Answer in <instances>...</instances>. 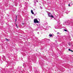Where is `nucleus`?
I'll return each instance as SVG.
<instances>
[{
	"label": "nucleus",
	"mask_w": 73,
	"mask_h": 73,
	"mask_svg": "<svg viewBox=\"0 0 73 73\" xmlns=\"http://www.w3.org/2000/svg\"><path fill=\"white\" fill-rule=\"evenodd\" d=\"M57 33V34H59V33L58 32Z\"/></svg>",
	"instance_id": "nucleus-13"
},
{
	"label": "nucleus",
	"mask_w": 73,
	"mask_h": 73,
	"mask_svg": "<svg viewBox=\"0 0 73 73\" xmlns=\"http://www.w3.org/2000/svg\"><path fill=\"white\" fill-rule=\"evenodd\" d=\"M5 39L6 40H7V41H9V40L7 39V38H6Z\"/></svg>",
	"instance_id": "nucleus-7"
},
{
	"label": "nucleus",
	"mask_w": 73,
	"mask_h": 73,
	"mask_svg": "<svg viewBox=\"0 0 73 73\" xmlns=\"http://www.w3.org/2000/svg\"><path fill=\"white\" fill-rule=\"evenodd\" d=\"M31 13L33 14V15H34V13L33 12V10H31Z\"/></svg>",
	"instance_id": "nucleus-3"
},
{
	"label": "nucleus",
	"mask_w": 73,
	"mask_h": 73,
	"mask_svg": "<svg viewBox=\"0 0 73 73\" xmlns=\"http://www.w3.org/2000/svg\"><path fill=\"white\" fill-rule=\"evenodd\" d=\"M68 50H69V51H71V50H70V49H68Z\"/></svg>",
	"instance_id": "nucleus-8"
},
{
	"label": "nucleus",
	"mask_w": 73,
	"mask_h": 73,
	"mask_svg": "<svg viewBox=\"0 0 73 73\" xmlns=\"http://www.w3.org/2000/svg\"><path fill=\"white\" fill-rule=\"evenodd\" d=\"M16 19L15 20V21H16V20H17V16L16 15Z\"/></svg>",
	"instance_id": "nucleus-6"
},
{
	"label": "nucleus",
	"mask_w": 73,
	"mask_h": 73,
	"mask_svg": "<svg viewBox=\"0 0 73 73\" xmlns=\"http://www.w3.org/2000/svg\"><path fill=\"white\" fill-rule=\"evenodd\" d=\"M68 6H70V4H69L68 5Z\"/></svg>",
	"instance_id": "nucleus-14"
},
{
	"label": "nucleus",
	"mask_w": 73,
	"mask_h": 73,
	"mask_svg": "<svg viewBox=\"0 0 73 73\" xmlns=\"http://www.w3.org/2000/svg\"><path fill=\"white\" fill-rule=\"evenodd\" d=\"M48 15L49 17H52V18H54V17L52 15L50 14V13H48Z\"/></svg>",
	"instance_id": "nucleus-1"
},
{
	"label": "nucleus",
	"mask_w": 73,
	"mask_h": 73,
	"mask_svg": "<svg viewBox=\"0 0 73 73\" xmlns=\"http://www.w3.org/2000/svg\"><path fill=\"white\" fill-rule=\"evenodd\" d=\"M52 36H53V35L52 34H50L49 35V36L50 37H51Z\"/></svg>",
	"instance_id": "nucleus-4"
},
{
	"label": "nucleus",
	"mask_w": 73,
	"mask_h": 73,
	"mask_svg": "<svg viewBox=\"0 0 73 73\" xmlns=\"http://www.w3.org/2000/svg\"><path fill=\"white\" fill-rule=\"evenodd\" d=\"M64 31H65V32H67V30H66V29H64Z\"/></svg>",
	"instance_id": "nucleus-5"
},
{
	"label": "nucleus",
	"mask_w": 73,
	"mask_h": 73,
	"mask_svg": "<svg viewBox=\"0 0 73 73\" xmlns=\"http://www.w3.org/2000/svg\"><path fill=\"white\" fill-rule=\"evenodd\" d=\"M35 23H38V21L37 20V19H35L34 20Z\"/></svg>",
	"instance_id": "nucleus-2"
},
{
	"label": "nucleus",
	"mask_w": 73,
	"mask_h": 73,
	"mask_svg": "<svg viewBox=\"0 0 73 73\" xmlns=\"http://www.w3.org/2000/svg\"><path fill=\"white\" fill-rule=\"evenodd\" d=\"M22 24L23 25H24V23H22Z\"/></svg>",
	"instance_id": "nucleus-9"
},
{
	"label": "nucleus",
	"mask_w": 73,
	"mask_h": 73,
	"mask_svg": "<svg viewBox=\"0 0 73 73\" xmlns=\"http://www.w3.org/2000/svg\"><path fill=\"white\" fill-rule=\"evenodd\" d=\"M71 52H73V50H71Z\"/></svg>",
	"instance_id": "nucleus-12"
},
{
	"label": "nucleus",
	"mask_w": 73,
	"mask_h": 73,
	"mask_svg": "<svg viewBox=\"0 0 73 73\" xmlns=\"http://www.w3.org/2000/svg\"><path fill=\"white\" fill-rule=\"evenodd\" d=\"M68 44H69V46H70V43H69Z\"/></svg>",
	"instance_id": "nucleus-10"
},
{
	"label": "nucleus",
	"mask_w": 73,
	"mask_h": 73,
	"mask_svg": "<svg viewBox=\"0 0 73 73\" xmlns=\"http://www.w3.org/2000/svg\"><path fill=\"white\" fill-rule=\"evenodd\" d=\"M16 25V26L17 27V28H18V26H17V25Z\"/></svg>",
	"instance_id": "nucleus-11"
}]
</instances>
